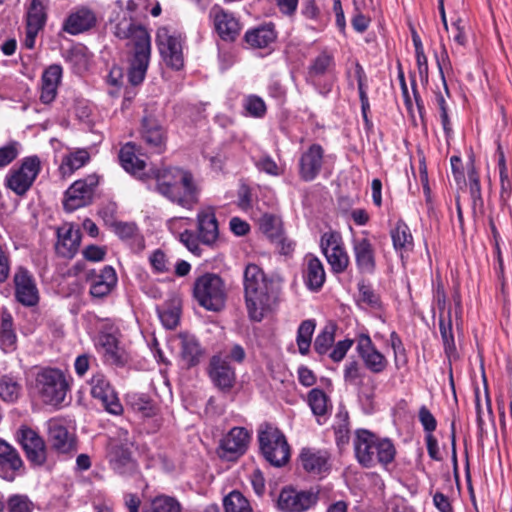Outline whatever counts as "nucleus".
Segmentation results:
<instances>
[{
	"mask_svg": "<svg viewBox=\"0 0 512 512\" xmlns=\"http://www.w3.org/2000/svg\"><path fill=\"white\" fill-rule=\"evenodd\" d=\"M193 296L201 307L218 312L225 306V284L217 274L205 273L195 280Z\"/></svg>",
	"mask_w": 512,
	"mask_h": 512,
	"instance_id": "0eeeda50",
	"label": "nucleus"
},
{
	"mask_svg": "<svg viewBox=\"0 0 512 512\" xmlns=\"http://www.w3.org/2000/svg\"><path fill=\"white\" fill-rule=\"evenodd\" d=\"M306 268L303 273L304 282L311 291H318L322 288L326 274L322 262L313 255L305 258Z\"/></svg>",
	"mask_w": 512,
	"mask_h": 512,
	"instance_id": "473e14b6",
	"label": "nucleus"
},
{
	"mask_svg": "<svg viewBox=\"0 0 512 512\" xmlns=\"http://www.w3.org/2000/svg\"><path fill=\"white\" fill-rule=\"evenodd\" d=\"M99 184L97 175H88L75 181L65 192L63 206L66 211L72 212L92 202L95 188Z\"/></svg>",
	"mask_w": 512,
	"mask_h": 512,
	"instance_id": "4468645a",
	"label": "nucleus"
},
{
	"mask_svg": "<svg viewBox=\"0 0 512 512\" xmlns=\"http://www.w3.org/2000/svg\"><path fill=\"white\" fill-rule=\"evenodd\" d=\"M185 35L169 26H162L156 32V45L164 63L173 70L184 67L183 48Z\"/></svg>",
	"mask_w": 512,
	"mask_h": 512,
	"instance_id": "6e6552de",
	"label": "nucleus"
},
{
	"mask_svg": "<svg viewBox=\"0 0 512 512\" xmlns=\"http://www.w3.org/2000/svg\"><path fill=\"white\" fill-rule=\"evenodd\" d=\"M209 19L213 22L216 33L223 41L233 42L241 32L242 26L239 19L218 4L210 8Z\"/></svg>",
	"mask_w": 512,
	"mask_h": 512,
	"instance_id": "6ab92c4d",
	"label": "nucleus"
},
{
	"mask_svg": "<svg viewBox=\"0 0 512 512\" xmlns=\"http://www.w3.org/2000/svg\"><path fill=\"white\" fill-rule=\"evenodd\" d=\"M439 330L444 346L445 353L450 357L456 352V345L452 329V316L451 310L448 311L447 316L440 315L439 317Z\"/></svg>",
	"mask_w": 512,
	"mask_h": 512,
	"instance_id": "ea45409f",
	"label": "nucleus"
},
{
	"mask_svg": "<svg viewBox=\"0 0 512 512\" xmlns=\"http://www.w3.org/2000/svg\"><path fill=\"white\" fill-rule=\"evenodd\" d=\"M245 41L252 48H265L268 47L271 43H273L276 39V33L274 31L273 26L265 25L252 30H249L245 33Z\"/></svg>",
	"mask_w": 512,
	"mask_h": 512,
	"instance_id": "e433bc0d",
	"label": "nucleus"
},
{
	"mask_svg": "<svg viewBox=\"0 0 512 512\" xmlns=\"http://www.w3.org/2000/svg\"><path fill=\"white\" fill-rule=\"evenodd\" d=\"M255 165L260 171L272 176H278L281 173L277 163L268 155L261 157Z\"/></svg>",
	"mask_w": 512,
	"mask_h": 512,
	"instance_id": "338daca9",
	"label": "nucleus"
},
{
	"mask_svg": "<svg viewBox=\"0 0 512 512\" xmlns=\"http://www.w3.org/2000/svg\"><path fill=\"white\" fill-rule=\"evenodd\" d=\"M47 20L45 7L41 0H32L26 17V26L42 30Z\"/></svg>",
	"mask_w": 512,
	"mask_h": 512,
	"instance_id": "c03bdc74",
	"label": "nucleus"
},
{
	"mask_svg": "<svg viewBox=\"0 0 512 512\" xmlns=\"http://www.w3.org/2000/svg\"><path fill=\"white\" fill-rule=\"evenodd\" d=\"M203 355V350L195 337L181 336L180 356L184 365L188 368L196 366Z\"/></svg>",
	"mask_w": 512,
	"mask_h": 512,
	"instance_id": "c9c22d12",
	"label": "nucleus"
},
{
	"mask_svg": "<svg viewBox=\"0 0 512 512\" xmlns=\"http://www.w3.org/2000/svg\"><path fill=\"white\" fill-rule=\"evenodd\" d=\"M335 68L334 55L326 50L319 53L310 61L307 70V79L315 84V79H319L331 73Z\"/></svg>",
	"mask_w": 512,
	"mask_h": 512,
	"instance_id": "f704fd0d",
	"label": "nucleus"
},
{
	"mask_svg": "<svg viewBox=\"0 0 512 512\" xmlns=\"http://www.w3.org/2000/svg\"><path fill=\"white\" fill-rule=\"evenodd\" d=\"M354 341L352 339H344L337 342L330 350L329 357L334 362H340L344 359L347 352L352 347Z\"/></svg>",
	"mask_w": 512,
	"mask_h": 512,
	"instance_id": "13d9d810",
	"label": "nucleus"
},
{
	"mask_svg": "<svg viewBox=\"0 0 512 512\" xmlns=\"http://www.w3.org/2000/svg\"><path fill=\"white\" fill-rule=\"evenodd\" d=\"M8 512H33L34 504L26 495L15 494L8 498Z\"/></svg>",
	"mask_w": 512,
	"mask_h": 512,
	"instance_id": "5fc2aeb1",
	"label": "nucleus"
},
{
	"mask_svg": "<svg viewBox=\"0 0 512 512\" xmlns=\"http://www.w3.org/2000/svg\"><path fill=\"white\" fill-rule=\"evenodd\" d=\"M136 151L135 143H126L119 151V161L125 171L138 178H142L145 175L146 163L136 155Z\"/></svg>",
	"mask_w": 512,
	"mask_h": 512,
	"instance_id": "2f4dec72",
	"label": "nucleus"
},
{
	"mask_svg": "<svg viewBox=\"0 0 512 512\" xmlns=\"http://www.w3.org/2000/svg\"><path fill=\"white\" fill-rule=\"evenodd\" d=\"M41 171V160L37 155L23 158L19 167L6 174L5 186L16 195L23 196L31 188Z\"/></svg>",
	"mask_w": 512,
	"mask_h": 512,
	"instance_id": "9d476101",
	"label": "nucleus"
},
{
	"mask_svg": "<svg viewBox=\"0 0 512 512\" xmlns=\"http://www.w3.org/2000/svg\"><path fill=\"white\" fill-rule=\"evenodd\" d=\"M146 512H181V505L175 498L161 495L151 501Z\"/></svg>",
	"mask_w": 512,
	"mask_h": 512,
	"instance_id": "09e8293b",
	"label": "nucleus"
},
{
	"mask_svg": "<svg viewBox=\"0 0 512 512\" xmlns=\"http://www.w3.org/2000/svg\"><path fill=\"white\" fill-rule=\"evenodd\" d=\"M308 403L313 414L323 416L328 410L329 398L321 389L314 388L308 393Z\"/></svg>",
	"mask_w": 512,
	"mask_h": 512,
	"instance_id": "de8ad7c7",
	"label": "nucleus"
},
{
	"mask_svg": "<svg viewBox=\"0 0 512 512\" xmlns=\"http://www.w3.org/2000/svg\"><path fill=\"white\" fill-rule=\"evenodd\" d=\"M260 229L272 240L280 238L281 227L279 219L272 214H264L260 219Z\"/></svg>",
	"mask_w": 512,
	"mask_h": 512,
	"instance_id": "3c124183",
	"label": "nucleus"
},
{
	"mask_svg": "<svg viewBox=\"0 0 512 512\" xmlns=\"http://www.w3.org/2000/svg\"><path fill=\"white\" fill-rule=\"evenodd\" d=\"M32 389L44 404L57 407L64 402L69 384L62 370L46 367L35 373Z\"/></svg>",
	"mask_w": 512,
	"mask_h": 512,
	"instance_id": "423d86ee",
	"label": "nucleus"
},
{
	"mask_svg": "<svg viewBox=\"0 0 512 512\" xmlns=\"http://www.w3.org/2000/svg\"><path fill=\"white\" fill-rule=\"evenodd\" d=\"M357 352L365 367L373 373H382L388 366V360L374 345L367 334H361L357 340Z\"/></svg>",
	"mask_w": 512,
	"mask_h": 512,
	"instance_id": "b1692460",
	"label": "nucleus"
},
{
	"mask_svg": "<svg viewBox=\"0 0 512 512\" xmlns=\"http://www.w3.org/2000/svg\"><path fill=\"white\" fill-rule=\"evenodd\" d=\"M353 447L358 463L365 468H372L377 464L386 467L396 456V448L390 439L380 438L366 429L355 432Z\"/></svg>",
	"mask_w": 512,
	"mask_h": 512,
	"instance_id": "20e7f679",
	"label": "nucleus"
},
{
	"mask_svg": "<svg viewBox=\"0 0 512 512\" xmlns=\"http://www.w3.org/2000/svg\"><path fill=\"white\" fill-rule=\"evenodd\" d=\"M89 159L90 155L86 150H77L63 157L59 171L63 177L71 176L76 170L83 167Z\"/></svg>",
	"mask_w": 512,
	"mask_h": 512,
	"instance_id": "58836bf2",
	"label": "nucleus"
},
{
	"mask_svg": "<svg viewBox=\"0 0 512 512\" xmlns=\"http://www.w3.org/2000/svg\"><path fill=\"white\" fill-rule=\"evenodd\" d=\"M91 395L101 401L105 410L113 415L123 411L122 404L106 376L100 372L95 373L91 380Z\"/></svg>",
	"mask_w": 512,
	"mask_h": 512,
	"instance_id": "aec40b11",
	"label": "nucleus"
},
{
	"mask_svg": "<svg viewBox=\"0 0 512 512\" xmlns=\"http://www.w3.org/2000/svg\"><path fill=\"white\" fill-rule=\"evenodd\" d=\"M56 235V253L63 258H73L78 252L81 243L79 228L72 223H63L57 227Z\"/></svg>",
	"mask_w": 512,
	"mask_h": 512,
	"instance_id": "393cba45",
	"label": "nucleus"
},
{
	"mask_svg": "<svg viewBox=\"0 0 512 512\" xmlns=\"http://www.w3.org/2000/svg\"><path fill=\"white\" fill-rule=\"evenodd\" d=\"M22 391V386L16 379L4 375L0 377V398L8 403L17 401Z\"/></svg>",
	"mask_w": 512,
	"mask_h": 512,
	"instance_id": "a18cd8bd",
	"label": "nucleus"
},
{
	"mask_svg": "<svg viewBox=\"0 0 512 512\" xmlns=\"http://www.w3.org/2000/svg\"><path fill=\"white\" fill-rule=\"evenodd\" d=\"M299 461L304 471L313 477L323 478L331 470L330 454L327 450L303 448Z\"/></svg>",
	"mask_w": 512,
	"mask_h": 512,
	"instance_id": "5701e85b",
	"label": "nucleus"
},
{
	"mask_svg": "<svg viewBox=\"0 0 512 512\" xmlns=\"http://www.w3.org/2000/svg\"><path fill=\"white\" fill-rule=\"evenodd\" d=\"M104 364L122 368L130 361V354L120 340L117 331H101L95 342Z\"/></svg>",
	"mask_w": 512,
	"mask_h": 512,
	"instance_id": "f8f14e48",
	"label": "nucleus"
},
{
	"mask_svg": "<svg viewBox=\"0 0 512 512\" xmlns=\"http://www.w3.org/2000/svg\"><path fill=\"white\" fill-rule=\"evenodd\" d=\"M17 347V335L13 329V319L10 314L2 316L0 323V348L5 353L13 352Z\"/></svg>",
	"mask_w": 512,
	"mask_h": 512,
	"instance_id": "4c0bfd02",
	"label": "nucleus"
},
{
	"mask_svg": "<svg viewBox=\"0 0 512 512\" xmlns=\"http://www.w3.org/2000/svg\"><path fill=\"white\" fill-rule=\"evenodd\" d=\"M219 240V225L215 209L207 206L197 213V231L184 230L179 234V241L194 255L201 256V244L213 248Z\"/></svg>",
	"mask_w": 512,
	"mask_h": 512,
	"instance_id": "39448f33",
	"label": "nucleus"
},
{
	"mask_svg": "<svg viewBox=\"0 0 512 512\" xmlns=\"http://www.w3.org/2000/svg\"><path fill=\"white\" fill-rule=\"evenodd\" d=\"M362 373L359 364L356 361H351L345 365L344 379L351 384H359Z\"/></svg>",
	"mask_w": 512,
	"mask_h": 512,
	"instance_id": "774afa93",
	"label": "nucleus"
},
{
	"mask_svg": "<svg viewBox=\"0 0 512 512\" xmlns=\"http://www.w3.org/2000/svg\"><path fill=\"white\" fill-rule=\"evenodd\" d=\"M258 439L260 450L270 464L281 467L288 462L290 457L289 445L278 428L269 424L262 426Z\"/></svg>",
	"mask_w": 512,
	"mask_h": 512,
	"instance_id": "1a4fd4ad",
	"label": "nucleus"
},
{
	"mask_svg": "<svg viewBox=\"0 0 512 512\" xmlns=\"http://www.w3.org/2000/svg\"><path fill=\"white\" fill-rule=\"evenodd\" d=\"M117 284V275L112 266H105L100 274L96 275L91 287L90 294L96 298L107 296Z\"/></svg>",
	"mask_w": 512,
	"mask_h": 512,
	"instance_id": "72a5a7b5",
	"label": "nucleus"
},
{
	"mask_svg": "<svg viewBox=\"0 0 512 512\" xmlns=\"http://www.w3.org/2000/svg\"><path fill=\"white\" fill-rule=\"evenodd\" d=\"M316 328L314 319H307L301 322L297 329L296 343L302 355L308 354L311 346L312 336Z\"/></svg>",
	"mask_w": 512,
	"mask_h": 512,
	"instance_id": "a19ab883",
	"label": "nucleus"
},
{
	"mask_svg": "<svg viewBox=\"0 0 512 512\" xmlns=\"http://www.w3.org/2000/svg\"><path fill=\"white\" fill-rule=\"evenodd\" d=\"M324 148L317 143L310 145L299 158V176L305 182L313 181L324 162Z\"/></svg>",
	"mask_w": 512,
	"mask_h": 512,
	"instance_id": "a878e982",
	"label": "nucleus"
},
{
	"mask_svg": "<svg viewBox=\"0 0 512 512\" xmlns=\"http://www.w3.org/2000/svg\"><path fill=\"white\" fill-rule=\"evenodd\" d=\"M337 326L334 322H328L316 336L314 341V349L320 354H326L331 348L335 340V332Z\"/></svg>",
	"mask_w": 512,
	"mask_h": 512,
	"instance_id": "79ce46f5",
	"label": "nucleus"
},
{
	"mask_svg": "<svg viewBox=\"0 0 512 512\" xmlns=\"http://www.w3.org/2000/svg\"><path fill=\"white\" fill-rule=\"evenodd\" d=\"M18 156L16 143L0 147V169L8 166Z\"/></svg>",
	"mask_w": 512,
	"mask_h": 512,
	"instance_id": "69168bd1",
	"label": "nucleus"
},
{
	"mask_svg": "<svg viewBox=\"0 0 512 512\" xmlns=\"http://www.w3.org/2000/svg\"><path fill=\"white\" fill-rule=\"evenodd\" d=\"M156 191L171 203L193 210L199 203L201 187L191 171L180 167H164L153 172Z\"/></svg>",
	"mask_w": 512,
	"mask_h": 512,
	"instance_id": "f257e3e1",
	"label": "nucleus"
},
{
	"mask_svg": "<svg viewBox=\"0 0 512 512\" xmlns=\"http://www.w3.org/2000/svg\"><path fill=\"white\" fill-rule=\"evenodd\" d=\"M435 102L440 113L441 124L447 141L453 136V128L448 115V104L441 92L435 94Z\"/></svg>",
	"mask_w": 512,
	"mask_h": 512,
	"instance_id": "8fccbe9b",
	"label": "nucleus"
},
{
	"mask_svg": "<svg viewBox=\"0 0 512 512\" xmlns=\"http://www.w3.org/2000/svg\"><path fill=\"white\" fill-rule=\"evenodd\" d=\"M249 441L250 434L247 429L233 427L220 440L217 455L223 460L235 461L246 452Z\"/></svg>",
	"mask_w": 512,
	"mask_h": 512,
	"instance_id": "dca6fc26",
	"label": "nucleus"
},
{
	"mask_svg": "<svg viewBox=\"0 0 512 512\" xmlns=\"http://www.w3.org/2000/svg\"><path fill=\"white\" fill-rule=\"evenodd\" d=\"M162 324L167 329H174L179 324L180 310L177 307H168L158 311Z\"/></svg>",
	"mask_w": 512,
	"mask_h": 512,
	"instance_id": "4d7b16f0",
	"label": "nucleus"
},
{
	"mask_svg": "<svg viewBox=\"0 0 512 512\" xmlns=\"http://www.w3.org/2000/svg\"><path fill=\"white\" fill-rule=\"evenodd\" d=\"M244 292L249 318L260 322L276 303L279 288L258 265L250 263L244 270Z\"/></svg>",
	"mask_w": 512,
	"mask_h": 512,
	"instance_id": "7ed1b4c3",
	"label": "nucleus"
},
{
	"mask_svg": "<svg viewBox=\"0 0 512 512\" xmlns=\"http://www.w3.org/2000/svg\"><path fill=\"white\" fill-rule=\"evenodd\" d=\"M208 375L215 387L223 393H229L235 385V370L221 355L211 357Z\"/></svg>",
	"mask_w": 512,
	"mask_h": 512,
	"instance_id": "4be33fe9",
	"label": "nucleus"
},
{
	"mask_svg": "<svg viewBox=\"0 0 512 512\" xmlns=\"http://www.w3.org/2000/svg\"><path fill=\"white\" fill-rule=\"evenodd\" d=\"M11 259L9 251L0 244V284L7 281L10 275Z\"/></svg>",
	"mask_w": 512,
	"mask_h": 512,
	"instance_id": "680f3d73",
	"label": "nucleus"
},
{
	"mask_svg": "<svg viewBox=\"0 0 512 512\" xmlns=\"http://www.w3.org/2000/svg\"><path fill=\"white\" fill-rule=\"evenodd\" d=\"M149 261L157 273H165L169 271L167 257L162 250H155L150 256Z\"/></svg>",
	"mask_w": 512,
	"mask_h": 512,
	"instance_id": "e2e57ef3",
	"label": "nucleus"
},
{
	"mask_svg": "<svg viewBox=\"0 0 512 512\" xmlns=\"http://www.w3.org/2000/svg\"><path fill=\"white\" fill-rule=\"evenodd\" d=\"M352 251L358 271L372 274L376 268V251L367 231L362 232V236L352 238Z\"/></svg>",
	"mask_w": 512,
	"mask_h": 512,
	"instance_id": "412c9836",
	"label": "nucleus"
},
{
	"mask_svg": "<svg viewBox=\"0 0 512 512\" xmlns=\"http://www.w3.org/2000/svg\"><path fill=\"white\" fill-rule=\"evenodd\" d=\"M48 441L52 450L58 454H71L77 450V441L62 418H51L46 423Z\"/></svg>",
	"mask_w": 512,
	"mask_h": 512,
	"instance_id": "f3484780",
	"label": "nucleus"
},
{
	"mask_svg": "<svg viewBox=\"0 0 512 512\" xmlns=\"http://www.w3.org/2000/svg\"><path fill=\"white\" fill-rule=\"evenodd\" d=\"M468 180L473 206L476 207L477 205H482L483 200L481 195L480 179L474 165H471V167L468 169Z\"/></svg>",
	"mask_w": 512,
	"mask_h": 512,
	"instance_id": "864d4df0",
	"label": "nucleus"
},
{
	"mask_svg": "<svg viewBox=\"0 0 512 512\" xmlns=\"http://www.w3.org/2000/svg\"><path fill=\"white\" fill-rule=\"evenodd\" d=\"M24 468V462L17 449L0 439V470L3 478L13 481L15 475Z\"/></svg>",
	"mask_w": 512,
	"mask_h": 512,
	"instance_id": "c756f323",
	"label": "nucleus"
},
{
	"mask_svg": "<svg viewBox=\"0 0 512 512\" xmlns=\"http://www.w3.org/2000/svg\"><path fill=\"white\" fill-rule=\"evenodd\" d=\"M97 23L95 12L87 6L74 8L62 24V31L78 35L93 28Z\"/></svg>",
	"mask_w": 512,
	"mask_h": 512,
	"instance_id": "bb28decb",
	"label": "nucleus"
},
{
	"mask_svg": "<svg viewBox=\"0 0 512 512\" xmlns=\"http://www.w3.org/2000/svg\"><path fill=\"white\" fill-rule=\"evenodd\" d=\"M354 77L356 79L357 86H358L359 98L368 97V95H367V89H368L367 76L364 71V68L361 66V64L359 62H356V64H355Z\"/></svg>",
	"mask_w": 512,
	"mask_h": 512,
	"instance_id": "0e129e2a",
	"label": "nucleus"
},
{
	"mask_svg": "<svg viewBox=\"0 0 512 512\" xmlns=\"http://www.w3.org/2000/svg\"><path fill=\"white\" fill-rule=\"evenodd\" d=\"M14 296L25 307H35L40 300L39 290L34 276L25 267H18L13 276Z\"/></svg>",
	"mask_w": 512,
	"mask_h": 512,
	"instance_id": "a211bd4d",
	"label": "nucleus"
},
{
	"mask_svg": "<svg viewBox=\"0 0 512 512\" xmlns=\"http://www.w3.org/2000/svg\"><path fill=\"white\" fill-rule=\"evenodd\" d=\"M15 439L31 466L42 467L45 465L48 448L45 440L37 431L27 425H21L15 432Z\"/></svg>",
	"mask_w": 512,
	"mask_h": 512,
	"instance_id": "9b49d317",
	"label": "nucleus"
},
{
	"mask_svg": "<svg viewBox=\"0 0 512 512\" xmlns=\"http://www.w3.org/2000/svg\"><path fill=\"white\" fill-rule=\"evenodd\" d=\"M141 139L148 149L154 153H162L166 149V132L160 123L151 116L142 119Z\"/></svg>",
	"mask_w": 512,
	"mask_h": 512,
	"instance_id": "c85d7f7f",
	"label": "nucleus"
},
{
	"mask_svg": "<svg viewBox=\"0 0 512 512\" xmlns=\"http://www.w3.org/2000/svg\"><path fill=\"white\" fill-rule=\"evenodd\" d=\"M108 460L111 468L120 475H129L136 470V463L131 456L128 442L121 443L118 440H111Z\"/></svg>",
	"mask_w": 512,
	"mask_h": 512,
	"instance_id": "cd10ccee",
	"label": "nucleus"
},
{
	"mask_svg": "<svg viewBox=\"0 0 512 512\" xmlns=\"http://www.w3.org/2000/svg\"><path fill=\"white\" fill-rule=\"evenodd\" d=\"M243 108L249 116L254 118H262L266 114L265 102L256 95L247 96L243 101Z\"/></svg>",
	"mask_w": 512,
	"mask_h": 512,
	"instance_id": "603ef678",
	"label": "nucleus"
},
{
	"mask_svg": "<svg viewBox=\"0 0 512 512\" xmlns=\"http://www.w3.org/2000/svg\"><path fill=\"white\" fill-rule=\"evenodd\" d=\"M436 64L439 71V75L443 82V86L447 95H449L448 85L445 79L444 71L451 69V61L447 52V49L444 44L441 45L440 53L435 54Z\"/></svg>",
	"mask_w": 512,
	"mask_h": 512,
	"instance_id": "6e6d98bb",
	"label": "nucleus"
},
{
	"mask_svg": "<svg viewBox=\"0 0 512 512\" xmlns=\"http://www.w3.org/2000/svg\"><path fill=\"white\" fill-rule=\"evenodd\" d=\"M131 405L135 411L142 413L145 417H152L156 413V408L152 402L143 396L134 398Z\"/></svg>",
	"mask_w": 512,
	"mask_h": 512,
	"instance_id": "052dcab7",
	"label": "nucleus"
},
{
	"mask_svg": "<svg viewBox=\"0 0 512 512\" xmlns=\"http://www.w3.org/2000/svg\"><path fill=\"white\" fill-rule=\"evenodd\" d=\"M114 35L119 39L129 40L132 52L129 58L128 81L133 86L140 85L145 79L151 58L149 32L144 26L123 18L115 25Z\"/></svg>",
	"mask_w": 512,
	"mask_h": 512,
	"instance_id": "f03ea898",
	"label": "nucleus"
},
{
	"mask_svg": "<svg viewBox=\"0 0 512 512\" xmlns=\"http://www.w3.org/2000/svg\"><path fill=\"white\" fill-rule=\"evenodd\" d=\"M62 67L58 64L50 65L42 75L40 100L44 104L53 102L62 77Z\"/></svg>",
	"mask_w": 512,
	"mask_h": 512,
	"instance_id": "7c9ffc66",
	"label": "nucleus"
},
{
	"mask_svg": "<svg viewBox=\"0 0 512 512\" xmlns=\"http://www.w3.org/2000/svg\"><path fill=\"white\" fill-rule=\"evenodd\" d=\"M418 418L423 426L425 433L433 434V431L436 429L437 426V421L426 406L423 405L420 407L418 412Z\"/></svg>",
	"mask_w": 512,
	"mask_h": 512,
	"instance_id": "bf43d9fd",
	"label": "nucleus"
},
{
	"mask_svg": "<svg viewBox=\"0 0 512 512\" xmlns=\"http://www.w3.org/2000/svg\"><path fill=\"white\" fill-rule=\"evenodd\" d=\"M319 501L318 490H296L284 487L278 496L277 508L282 512H305Z\"/></svg>",
	"mask_w": 512,
	"mask_h": 512,
	"instance_id": "ddd939ff",
	"label": "nucleus"
},
{
	"mask_svg": "<svg viewBox=\"0 0 512 512\" xmlns=\"http://www.w3.org/2000/svg\"><path fill=\"white\" fill-rule=\"evenodd\" d=\"M320 247L332 272L339 274L347 269L350 258L337 232L324 233L320 239Z\"/></svg>",
	"mask_w": 512,
	"mask_h": 512,
	"instance_id": "2eb2a0df",
	"label": "nucleus"
},
{
	"mask_svg": "<svg viewBox=\"0 0 512 512\" xmlns=\"http://www.w3.org/2000/svg\"><path fill=\"white\" fill-rule=\"evenodd\" d=\"M391 238L395 250H407L413 245V237L410 228L403 221H398L391 231Z\"/></svg>",
	"mask_w": 512,
	"mask_h": 512,
	"instance_id": "37998d69",
	"label": "nucleus"
},
{
	"mask_svg": "<svg viewBox=\"0 0 512 512\" xmlns=\"http://www.w3.org/2000/svg\"><path fill=\"white\" fill-rule=\"evenodd\" d=\"M225 512H253L250 502L239 491H232L223 499Z\"/></svg>",
	"mask_w": 512,
	"mask_h": 512,
	"instance_id": "49530a36",
	"label": "nucleus"
}]
</instances>
